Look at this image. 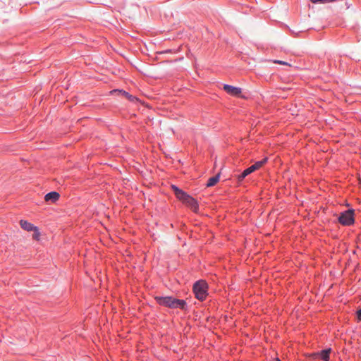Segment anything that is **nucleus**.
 Masks as SVG:
<instances>
[{
	"mask_svg": "<svg viewBox=\"0 0 361 361\" xmlns=\"http://www.w3.org/2000/svg\"><path fill=\"white\" fill-rule=\"evenodd\" d=\"M172 189L178 199L190 207L193 212H197L198 204L193 197L175 185H172Z\"/></svg>",
	"mask_w": 361,
	"mask_h": 361,
	"instance_id": "nucleus-1",
	"label": "nucleus"
},
{
	"mask_svg": "<svg viewBox=\"0 0 361 361\" xmlns=\"http://www.w3.org/2000/svg\"><path fill=\"white\" fill-rule=\"evenodd\" d=\"M338 221L343 226H350L354 223L353 210H348L341 213Z\"/></svg>",
	"mask_w": 361,
	"mask_h": 361,
	"instance_id": "nucleus-4",
	"label": "nucleus"
},
{
	"mask_svg": "<svg viewBox=\"0 0 361 361\" xmlns=\"http://www.w3.org/2000/svg\"><path fill=\"white\" fill-rule=\"evenodd\" d=\"M20 225L22 227V228L27 231H31L33 229H35L36 227L33 224L25 220H20Z\"/></svg>",
	"mask_w": 361,
	"mask_h": 361,
	"instance_id": "nucleus-7",
	"label": "nucleus"
},
{
	"mask_svg": "<svg viewBox=\"0 0 361 361\" xmlns=\"http://www.w3.org/2000/svg\"><path fill=\"white\" fill-rule=\"evenodd\" d=\"M267 158H264V159H262L261 161L255 162V164H254L251 166L255 171L256 170H258L260 168H262L267 163Z\"/></svg>",
	"mask_w": 361,
	"mask_h": 361,
	"instance_id": "nucleus-11",
	"label": "nucleus"
},
{
	"mask_svg": "<svg viewBox=\"0 0 361 361\" xmlns=\"http://www.w3.org/2000/svg\"><path fill=\"white\" fill-rule=\"evenodd\" d=\"M274 63H278V64H281V65H286V66H290V64H289L288 63H287L286 61H283L275 60V61H274Z\"/></svg>",
	"mask_w": 361,
	"mask_h": 361,
	"instance_id": "nucleus-15",
	"label": "nucleus"
},
{
	"mask_svg": "<svg viewBox=\"0 0 361 361\" xmlns=\"http://www.w3.org/2000/svg\"><path fill=\"white\" fill-rule=\"evenodd\" d=\"M312 359H319V352L312 353L310 355Z\"/></svg>",
	"mask_w": 361,
	"mask_h": 361,
	"instance_id": "nucleus-16",
	"label": "nucleus"
},
{
	"mask_svg": "<svg viewBox=\"0 0 361 361\" xmlns=\"http://www.w3.org/2000/svg\"><path fill=\"white\" fill-rule=\"evenodd\" d=\"M118 91H119V90H116L111 91V93H114V92H118V93H119V92H118Z\"/></svg>",
	"mask_w": 361,
	"mask_h": 361,
	"instance_id": "nucleus-18",
	"label": "nucleus"
},
{
	"mask_svg": "<svg viewBox=\"0 0 361 361\" xmlns=\"http://www.w3.org/2000/svg\"><path fill=\"white\" fill-rule=\"evenodd\" d=\"M155 300L160 305L170 308H180L183 310L186 305L185 300L176 299L170 296H157L155 297Z\"/></svg>",
	"mask_w": 361,
	"mask_h": 361,
	"instance_id": "nucleus-2",
	"label": "nucleus"
},
{
	"mask_svg": "<svg viewBox=\"0 0 361 361\" xmlns=\"http://www.w3.org/2000/svg\"><path fill=\"white\" fill-rule=\"evenodd\" d=\"M32 231H34V233L32 235L33 239H35L36 240H39L40 233L39 232L38 228L37 227H35V229H33Z\"/></svg>",
	"mask_w": 361,
	"mask_h": 361,
	"instance_id": "nucleus-13",
	"label": "nucleus"
},
{
	"mask_svg": "<svg viewBox=\"0 0 361 361\" xmlns=\"http://www.w3.org/2000/svg\"><path fill=\"white\" fill-rule=\"evenodd\" d=\"M310 1L314 4H317V3L326 4V3L336 1V0H310Z\"/></svg>",
	"mask_w": 361,
	"mask_h": 361,
	"instance_id": "nucleus-14",
	"label": "nucleus"
},
{
	"mask_svg": "<svg viewBox=\"0 0 361 361\" xmlns=\"http://www.w3.org/2000/svg\"><path fill=\"white\" fill-rule=\"evenodd\" d=\"M224 90L229 94L232 95V96H240L241 92H242V90L241 88L240 87H234V86H232V85H224Z\"/></svg>",
	"mask_w": 361,
	"mask_h": 361,
	"instance_id": "nucleus-5",
	"label": "nucleus"
},
{
	"mask_svg": "<svg viewBox=\"0 0 361 361\" xmlns=\"http://www.w3.org/2000/svg\"><path fill=\"white\" fill-rule=\"evenodd\" d=\"M220 173L216 174V176L210 178L207 183V187H212L215 185L219 180Z\"/></svg>",
	"mask_w": 361,
	"mask_h": 361,
	"instance_id": "nucleus-10",
	"label": "nucleus"
},
{
	"mask_svg": "<svg viewBox=\"0 0 361 361\" xmlns=\"http://www.w3.org/2000/svg\"><path fill=\"white\" fill-rule=\"evenodd\" d=\"M120 94L124 95L126 97H127L129 100L133 101L136 99V98L130 94H129L128 92L125 91H118Z\"/></svg>",
	"mask_w": 361,
	"mask_h": 361,
	"instance_id": "nucleus-12",
	"label": "nucleus"
},
{
	"mask_svg": "<svg viewBox=\"0 0 361 361\" xmlns=\"http://www.w3.org/2000/svg\"><path fill=\"white\" fill-rule=\"evenodd\" d=\"M275 361H281L279 358H276Z\"/></svg>",
	"mask_w": 361,
	"mask_h": 361,
	"instance_id": "nucleus-19",
	"label": "nucleus"
},
{
	"mask_svg": "<svg viewBox=\"0 0 361 361\" xmlns=\"http://www.w3.org/2000/svg\"><path fill=\"white\" fill-rule=\"evenodd\" d=\"M254 169L252 168V166H250L249 168H247V169H245V171H243V172L242 173H240V175L238 176L237 178L239 181H242L247 176H248L249 174L252 173V172H254Z\"/></svg>",
	"mask_w": 361,
	"mask_h": 361,
	"instance_id": "nucleus-9",
	"label": "nucleus"
},
{
	"mask_svg": "<svg viewBox=\"0 0 361 361\" xmlns=\"http://www.w3.org/2000/svg\"><path fill=\"white\" fill-rule=\"evenodd\" d=\"M59 194L57 192L53 191L47 193L44 196V200L47 202H51L52 203L56 202L59 199Z\"/></svg>",
	"mask_w": 361,
	"mask_h": 361,
	"instance_id": "nucleus-6",
	"label": "nucleus"
},
{
	"mask_svg": "<svg viewBox=\"0 0 361 361\" xmlns=\"http://www.w3.org/2000/svg\"><path fill=\"white\" fill-rule=\"evenodd\" d=\"M357 319L361 320V308L357 312Z\"/></svg>",
	"mask_w": 361,
	"mask_h": 361,
	"instance_id": "nucleus-17",
	"label": "nucleus"
},
{
	"mask_svg": "<svg viewBox=\"0 0 361 361\" xmlns=\"http://www.w3.org/2000/svg\"><path fill=\"white\" fill-rule=\"evenodd\" d=\"M207 283L204 281H197L193 286V291L198 300H203L207 296Z\"/></svg>",
	"mask_w": 361,
	"mask_h": 361,
	"instance_id": "nucleus-3",
	"label": "nucleus"
},
{
	"mask_svg": "<svg viewBox=\"0 0 361 361\" xmlns=\"http://www.w3.org/2000/svg\"><path fill=\"white\" fill-rule=\"evenodd\" d=\"M331 348L321 350L319 352V359H321L324 361H329V353H331Z\"/></svg>",
	"mask_w": 361,
	"mask_h": 361,
	"instance_id": "nucleus-8",
	"label": "nucleus"
}]
</instances>
